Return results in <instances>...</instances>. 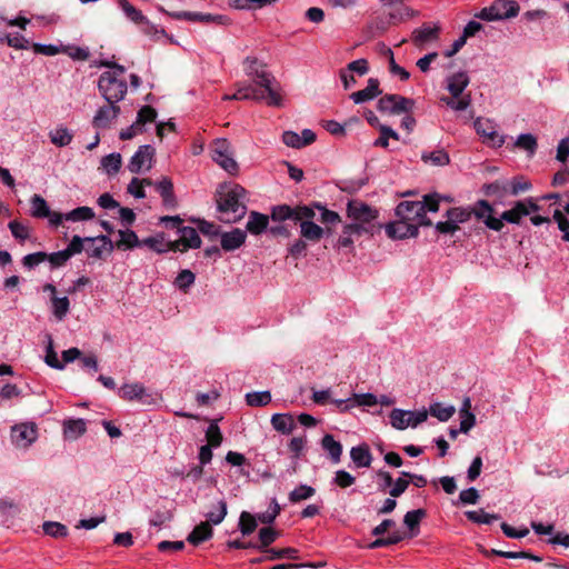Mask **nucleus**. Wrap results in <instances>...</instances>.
I'll list each match as a JSON object with an SVG mask.
<instances>
[{"mask_svg": "<svg viewBox=\"0 0 569 569\" xmlns=\"http://www.w3.org/2000/svg\"><path fill=\"white\" fill-rule=\"evenodd\" d=\"M246 194V189L238 183L219 186L216 192V201L220 221L234 223L244 217L247 212Z\"/></svg>", "mask_w": 569, "mask_h": 569, "instance_id": "nucleus-1", "label": "nucleus"}, {"mask_svg": "<svg viewBox=\"0 0 569 569\" xmlns=\"http://www.w3.org/2000/svg\"><path fill=\"white\" fill-rule=\"evenodd\" d=\"M102 67L111 70L104 71L99 76L98 90L108 103H119L122 101L128 91L127 81L122 78L126 68L111 61H102Z\"/></svg>", "mask_w": 569, "mask_h": 569, "instance_id": "nucleus-2", "label": "nucleus"}, {"mask_svg": "<svg viewBox=\"0 0 569 569\" xmlns=\"http://www.w3.org/2000/svg\"><path fill=\"white\" fill-rule=\"evenodd\" d=\"M495 209L487 200H478L472 207H452L449 208L445 214L446 218L459 226L470 220L475 216L481 220L485 226L493 231H501L503 224L500 219L493 216Z\"/></svg>", "mask_w": 569, "mask_h": 569, "instance_id": "nucleus-3", "label": "nucleus"}, {"mask_svg": "<svg viewBox=\"0 0 569 569\" xmlns=\"http://www.w3.org/2000/svg\"><path fill=\"white\" fill-rule=\"evenodd\" d=\"M246 72L252 78L254 84L261 87L268 93V106L279 107L281 106L282 98L278 90L272 86L274 78L267 70L266 64L260 62L257 58L247 57L244 60Z\"/></svg>", "mask_w": 569, "mask_h": 569, "instance_id": "nucleus-4", "label": "nucleus"}, {"mask_svg": "<svg viewBox=\"0 0 569 569\" xmlns=\"http://www.w3.org/2000/svg\"><path fill=\"white\" fill-rule=\"evenodd\" d=\"M469 84V77L466 72H457L448 78V86L447 89L451 94V98H442L441 100L451 109L457 111H463L466 110L471 100L470 97H462L459 100H455L459 98L463 90Z\"/></svg>", "mask_w": 569, "mask_h": 569, "instance_id": "nucleus-5", "label": "nucleus"}, {"mask_svg": "<svg viewBox=\"0 0 569 569\" xmlns=\"http://www.w3.org/2000/svg\"><path fill=\"white\" fill-rule=\"evenodd\" d=\"M520 7L515 0H495L490 7L481 9L476 16L486 21H497L518 16Z\"/></svg>", "mask_w": 569, "mask_h": 569, "instance_id": "nucleus-6", "label": "nucleus"}, {"mask_svg": "<svg viewBox=\"0 0 569 569\" xmlns=\"http://www.w3.org/2000/svg\"><path fill=\"white\" fill-rule=\"evenodd\" d=\"M395 213L397 218L415 223L418 229L420 226H432V221L427 217V214H423L420 201H401L396 207Z\"/></svg>", "mask_w": 569, "mask_h": 569, "instance_id": "nucleus-7", "label": "nucleus"}, {"mask_svg": "<svg viewBox=\"0 0 569 569\" xmlns=\"http://www.w3.org/2000/svg\"><path fill=\"white\" fill-rule=\"evenodd\" d=\"M378 210L359 200H351L347 204V216L353 220L352 223H363L365 226L372 227L373 233L382 227L379 224L376 228L372 223L378 218Z\"/></svg>", "mask_w": 569, "mask_h": 569, "instance_id": "nucleus-8", "label": "nucleus"}, {"mask_svg": "<svg viewBox=\"0 0 569 569\" xmlns=\"http://www.w3.org/2000/svg\"><path fill=\"white\" fill-rule=\"evenodd\" d=\"M539 210L540 207L538 206L537 200L532 197H529L515 202V204L509 210L502 212L499 219L502 224L503 221L513 224H520L523 217H527L533 212H538Z\"/></svg>", "mask_w": 569, "mask_h": 569, "instance_id": "nucleus-9", "label": "nucleus"}, {"mask_svg": "<svg viewBox=\"0 0 569 569\" xmlns=\"http://www.w3.org/2000/svg\"><path fill=\"white\" fill-rule=\"evenodd\" d=\"M415 107V100L395 93L382 96L377 103V109L382 113L400 114L410 112Z\"/></svg>", "mask_w": 569, "mask_h": 569, "instance_id": "nucleus-10", "label": "nucleus"}, {"mask_svg": "<svg viewBox=\"0 0 569 569\" xmlns=\"http://www.w3.org/2000/svg\"><path fill=\"white\" fill-rule=\"evenodd\" d=\"M390 423L398 430H405L408 427H417L428 418V411H405L402 409H392L389 415Z\"/></svg>", "mask_w": 569, "mask_h": 569, "instance_id": "nucleus-11", "label": "nucleus"}, {"mask_svg": "<svg viewBox=\"0 0 569 569\" xmlns=\"http://www.w3.org/2000/svg\"><path fill=\"white\" fill-rule=\"evenodd\" d=\"M473 126L485 144L500 148L506 142V136L498 133L496 124L491 120L478 118Z\"/></svg>", "mask_w": 569, "mask_h": 569, "instance_id": "nucleus-12", "label": "nucleus"}, {"mask_svg": "<svg viewBox=\"0 0 569 569\" xmlns=\"http://www.w3.org/2000/svg\"><path fill=\"white\" fill-rule=\"evenodd\" d=\"M154 152V148L150 144L140 146L128 163L129 171L132 173H139L143 170H150Z\"/></svg>", "mask_w": 569, "mask_h": 569, "instance_id": "nucleus-13", "label": "nucleus"}, {"mask_svg": "<svg viewBox=\"0 0 569 569\" xmlns=\"http://www.w3.org/2000/svg\"><path fill=\"white\" fill-rule=\"evenodd\" d=\"M38 428L34 422H22L11 428L12 442L20 448H27L37 440Z\"/></svg>", "mask_w": 569, "mask_h": 569, "instance_id": "nucleus-14", "label": "nucleus"}, {"mask_svg": "<svg viewBox=\"0 0 569 569\" xmlns=\"http://www.w3.org/2000/svg\"><path fill=\"white\" fill-rule=\"evenodd\" d=\"M387 236L391 239L415 238L419 234V229L412 222H407L400 218L388 222L385 226Z\"/></svg>", "mask_w": 569, "mask_h": 569, "instance_id": "nucleus-15", "label": "nucleus"}, {"mask_svg": "<svg viewBox=\"0 0 569 569\" xmlns=\"http://www.w3.org/2000/svg\"><path fill=\"white\" fill-rule=\"evenodd\" d=\"M441 28L438 24L423 23L420 28H417L411 33V42L417 48H423L429 42L437 41L440 36Z\"/></svg>", "mask_w": 569, "mask_h": 569, "instance_id": "nucleus-16", "label": "nucleus"}, {"mask_svg": "<svg viewBox=\"0 0 569 569\" xmlns=\"http://www.w3.org/2000/svg\"><path fill=\"white\" fill-rule=\"evenodd\" d=\"M86 240L88 244L86 250L91 258L101 259L104 251L111 253L114 249V243L108 236L86 237Z\"/></svg>", "mask_w": 569, "mask_h": 569, "instance_id": "nucleus-17", "label": "nucleus"}, {"mask_svg": "<svg viewBox=\"0 0 569 569\" xmlns=\"http://www.w3.org/2000/svg\"><path fill=\"white\" fill-rule=\"evenodd\" d=\"M121 109L120 106L117 103H108L102 107H100L93 119H92V126L97 129H107L110 127V123L112 120L117 119L120 114Z\"/></svg>", "mask_w": 569, "mask_h": 569, "instance_id": "nucleus-18", "label": "nucleus"}, {"mask_svg": "<svg viewBox=\"0 0 569 569\" xmlns=\"http://www.w3.org/2000/svg\"><path fill=\"white\" fill-rule=\"evenodd\" d=\"M365 233L372 236V227L365 226L363 223H347L342 228V233L339 237L337 244L340 248H349L353 243V236L360 237Z\"/></svg>", "mask_w": 569, "mask_h": 569, "instance_id": "nucleus-19", "label": "nucleus"}, {"mask_svg": "<svg viewBox=\"0 0 569 569\" xmlns=\"http://www.w3.org/2000/svg\"><path fill=\"white\" fill-rule=\"evenodd\" d=\"M223 99L268 101V93L263 88L257 84H243L239 86L232 96H224Z\"/></svg>", "mask_w": 569, "mask_h": 569, "instance_id": "nucleus-20", "label": "nucleus"}, {"mask_svg": "<svg viewBox=\"0 0 569 569\" xmlns=\"http://www.w3.org/2000/svg\"><path fill=\"white\" fill-rule=\"evenodd\" d=\"M316 133L310 129H303L301 136L295 131H284L282 133V142L291 148L301 149L316 141Z\"/></svg>", "mask_w": 569, "mask_h": 569, "instance_id": "nucleus-21", "label": "nucleus"}, {"mask_svg": "<svg viewBox=\"0 0 569 569\" xmlns=\"http://www.w3.org/2000/svg\"><path fill=\"white\" fill-rule=\"evenodd\" d=\"M382 93L380 89V82L377 78H370L367 87L362 90L356 91L350 94V99L356 103H363L370 101Z\"/></svg>", "mask_w": 569, "mask_h": 569, "instance_id": "nucleus-22", "label": "nucleus"}, {"mask_svg": "<svg viewBox=\"0 0 569 569\" xmlns=\"http://www.w3.org/2000/svg\"><path fill=\"white\" fill-rule=\"evenodd\" d=\"M119 396L127 401L139 400L143 403H149L147 398L150 397V395L147 393L144 386L140 382L124 383L119 389Z\"/></svg>", "mask_w": 569, "mask_h": 569, "instance_id": "nucleus-23", "label": "nucleus"}, {"mask_svg": "<svg viewBox=\"0 0 569 569\" xmlns=\"http://www.w3.org/2000/svg\"><path fill=\"white\" fill-rule=\"evenodd\" d=\"M220 243L222 250L229 252L240 248L246 242V231L241 229H233L229 232H223L220 236Z\"/></svg>", "mask_w": 569, "mask_h": 569, "instance_id": "nucleus-24", "label": "nucleus"}, {"mask_svg": "<svg viewBox=\"0 0 569 569\" xmlns=\"http://www.w3.org/2000/svg\"><path fill=\"white\" fill-rule=\"evenodd\" d=\"M300 233L302 238L312 242H318L325 234L330 236L332 230L330 227L322 228L313 221H301Z\"/></svg>", "mask_w": 569, "mask_h": 569, "instance_id": "nucleus-25", "label": "nucleus"}, {"mask_svg": "<svg viewBox=\"0 0 569 569\" xmlns=\"http://www.w3.org/2000/svg\"><path fill=\"white\" fill-rule=\"evenodd\" d=\"M156 190L162 198L166 208H176L177 199L173 192V183L170 178L163 177L159 182L154 183Z\"/></svg>", "mask_w": 569, "mask_h": 569, "instance_id": "nucleus-26", "label": "nucleus"}, {"mask_svg": "<svg viewBox=\"0 0 569 569\" xmlns=\"http://www.w3.org/2000/svg\"><path fill=\"white\" fill-rule=\"evenodd\" d=\"M212 536V526L207 521H202L188 535L187 541L193 546H199L200 543L209 540Z\"/></svg>", "mask_w": 569, "mask_h": 569, "instance_id": "nucleus-27", "label": "nucleus"}, {"mask_svg": "<svg viewBox=\"0 0 569 569\" xmlns=\"http://www.w3.org/2000/svg\"><path fill=\"white\" fill-rule=\"evenodd\" d=\"M350 458L357 468H368L372 461V455L367 443L352 447Z\"/></svg>", "mask_w": 569, "mask_h": 569, "instance_id": "nucleus-28", "label": "nucleus"}, {"mask_svg": "<svg viewBox=\"0 0 569 569\" xmlns=\"http://www.w3.org/2000/svg\"><path fill=\"white\" fill-rule=\"evenodd\" d=\"M180 242H182V251H187L189 249H198L201 247V238L197 229L193 227L183 226L179 228Z\"/></svg>", "mask_w": 569, "mask_h": 569, "instance_id": "nucleus-29", "label": "nucleus"}, {"mask_svg": "<svg viewBox=\"0 0 569 569\" xmlns=\"http://www.w3.org/2000/svg\"><path fill=\"white\" fill-rule=\"evenodd\" d=\"M269 224V217L258 211H251L247 221V230L251 234H260L267 230Z\"/></svg>", "mask_w": 569, "mask_h": 569, "instance_id": "nucleus-30", "label": "nucleus"}, {"mask_svg": "<svg viewBox=\"0 0 569 569\" xmlns=\"http://www.w3.org/2000/svg\"><path fill=\"white\" fill-rule=\"evenodd\" d=\"M271 425L274 430L283 435H289L295 429L293 418L288 413H274L271 417Z\"/></svg>", "mask_w": 569, "mask_h": 569, "instance_id": "nucleus-31", "label": "nucleus"}, {"mask_svg": "<svg viewBox=\"0 0 569 569\" xmlns=\"http://www.w3.org/2000/svg\"><path fill=\"white\" fill-rule=\"evenodd\" d=\"M120 240H118L114 247L119 250H128L133 249L136 247H141V240H139L137 233L131 230H119Z\"/></svg>", "mask_w": 569, "mask_h": 569, "instance_id": "nucleus-32", "label": "nucleus"}, {"mask_svg": "<svg viewBox=\"0 0 569 569\" xmlns=\"http://www.w3.org/2000/svg\"><path fill=\"white\" fill-rule=\"evenodd\" d=\"M87 431L86 421L79 419H68L63 422V433L67 438L77 439Z\"/></svg>", "mask_w": 569, "mask_h": 569, "instance_id": "nucleus-33", "label": "nucleus"}, {"mask_svg": "<svg viewBox=\"0 0 569 569\" xmlns=\"http://www.w3.org/2000/svg\"><path fill=\"white\" fill-rule=\"evenodd\" d=\"M321 446L323 450L328 452L335 463L340 461L342 455V446L339 441L335 440L332 435H325L321 440Z\"/></svg>", "mask_w": 569, "mask_h": 569, "instance_id": "nucleus-34", "label": "nucleus"}, {"mask_svg": "<svg viewBox=\"0 0 569 569\" xmlns=\"http://www.w3.org/2000/svg\"><path fill=\"white\" fill-rule=\"evenodd\" d=\"M49 138L51 143L61 148L71 143L73 134L67 127L59 126L49 132Z\"/></svg>", "mask_w": 569, "mask_h": 569, "instance_id": "nucleus-35", "label": "nucleus"}, {"mask_svg": "<svg viewBox=\"0 0 569 569\" xmlns=\"http://www.w3.org/2000/svg\"><path fill=\"white\" fill-rule=\"evenodd\" d=\"M280 536V532L271 527H262L259 530V542L257 543V549L266 552L267 549H270L269 546L272 545Z\"/></svg>", "mask_w": 569, "mask_h": 569, "instance_id": "nucleus-36", "label": "nucleus"}, {"mask_svg": "<svg viewBox=\"0 0 569 569\" xmlns=\"http://www.w3.org/2000/svg\"><path fill=\"white\" fill-rule=\"evenodd\" d=\"M70 310V300L68 297H51V311L57 320L61 321L66 318Z\"/></svg>", "mask_w": 569, "mask_h": 569, "instance_id": "nucleus-37", "label": "nucleus"}, {"mask_svg": "<svg viewBox=\"0 0 569 569\" xmlns=\"http://www.w3.org/2000/svg\"><path fill=\"white\" fill-rule=\"evenodd\" d=\"M421 160L426 163H431L433 166H439V167H443V166H447L450 163V157H449V153L443 150V149H439V150H435V151H430V152H422L421 154Z\"/></svg>", "mask_w": 569, "mask_h": 569, "instance_id": "nucleus-38", "label": "nucleus"}, {"mask_svg": "<svg viewBox=\"0 0 569 569\" xmlns=\"http://www.w3.org/2000/svg\"><path fill=\"white\" fill-rule=\"evenodd\" d=\"M227 513V502L223 499H221L218 501L216 506L212 507V509L209 512L204 515V517L207 518V522H209L211 526H217L223 521Z\"/></svg>", "mask_w": 569, "mask_h": 569, "instance_id": "nucleus-39", "label": "nucleus"}, {"mask_svg": "<svg viewBox=\"0 0 569 569\" xmlns=\"http://www.w3.org/2000/svg\"><path fill=\"white\" fill-rule=\"evenodd\" d=\"M0 43H6L11 48L22 50L28 49L29 41L20 33H4L0 30Z\"/></svg>", "mask_w": 569, "mask_h": 569, "instance_id": "nucleus-40", "label": "nucleus"}, {"mask_svg": "<svg viewBox=\"0 0 569 569\" xmlns=\"http://www.w3.org/2000/svg\"><path fill=\"white\" fill-rule=\"evenodd\" d=\"M465 515L469 521L478 525H490L500 518L499 515L488 513L483 509L466 511Z\"/></svg>", "mask_w": 569, "mask_h": 569, "instance_id": "nucleus-41", "label": "nucleus"}, {"mask_svg": "<svg viewBox=\"0 0 569 569\" xmlns=\"http://www.w3.org/2000/svg\"><path fill=\"white\" fill-rule=\"evenodd\" d=\"M30 202V213L33 218L43 219L50 214V208L47 201L40 194H33Z\"/></svg>", "mask_w": 569, "mask_h": 569, "instance_id": "nucleus-42", "label": "nucleus"}, {"mask_svg": "<svg viewBox=\"0 0 569 569\" xmlns=\"http://www.w3.org/2000/svg\"><path fill=\"white\" fill-rule=\"evenodd\" d=\"M513 147L527 151L529 156H533L538 148V143L533 134L521 133L516 139Z\"/></svg>", "mask_w": 569, "mask_h": 569, "instance_id": "nucleus-43", "label": "nucleus"}, {"mask_svg": "<svg viewBox=\"0 0 569 569\" xmlns=\"http://www.w3.org/2000/svg\"><path fill=\"white\" fill-rule=\"evenodd\" d=\"M267 558L270 560H278V559H291L297 560L299 559V551L296 548L287 547V548H270L267 549L266 552Z\"/></svg>", "mask_w": 569, "mask_h": 569, "instance_id": "nucleus-44", "label": "nucleus"}, {"mask_svg": "<svg viewBox=\"0 0 569 569\" xmlns=\"http://www.w3.org/2000/svg\"><path fill=\"white\" fill-rule=\"evenodd\" d=\"M296 213V207H291L289 204H279L274 206L271 209V219L273 221L282 222L284 220H293L295 221V214Z\"/></svg>", "mask_w": 569, "mask_h": 569, "instance_id": "nucleus-45", "label": "nucleus"}, {"mask_svg": "<svg viewBox=\"0 0 569 569\" xmlns=\"http://www.w3.org/2000/svg\"><path fill=\"white\" fill-rule=\"evenodd\" d=\"M316 493V489L308 485H299L292 491L289 492V501L291 503H298L302 500L311 498Z\"/></svg>", "mask_w": 569, "mask_h": 569, "instance_id": "nucleus-46", "label": "nucleus"}, {"mask_svg": "<svg viewBox=\"0 0 569 569\" xmlns=\"http://www.w3.org/2000/svg\"><path fill=\"white\" fill-rule=\"evenodd\" d=\"M281 508L276 498H272L267 511L260 512L256 516L257 520L263 525H271L280 515Z\"/></svg>", "mask_w": 569, "mask_h": 569, "instance_id": "nucleus-47", "label": "nucleus"}, {"mask_svg": "<svg viewBox=\"0 0 569 569\" xmlns=\"http://www.w3.org/2000/svg\"><path fill=\"white\" fill-rule=\"evenodd\" d=\"M258 526V520L248 511H242L239 518V530L243 536L251 535Z\"/></svg>", "mask_w": 569, "mask_h": 569, "instance_id": "nucleus-48", "label": "nucleus"}, {"mask_svg": "<svg viewBox=\"0 0 569 569\" xmlns=\"http://www.w3.org/2000/svg\"><path fill=\"white\" fill-rule=\"evenodd\" d=\"M94 218L92 208L83 206L78 207L64 214V219L69 221H87Z\"/></svg>", "mask_w": 569, "mask_h": 569, "instance_id": "nucleus-49", "label": "nucleus"}, {"mask_svg": "<svg viewBox=\"0 0 569 569\" xmlns=\"http://www.w3.org/2000/svg\"><path fill=\"white\" fill-rule=\"evenodd\" d=\"M455 411L453 406L443 407L440 402H435L429 407L430 415L436 417L439 421H448L453 416Z\"/></svg>", "mask_w": 569, "mask_h": 569, "instance_id": "nucleus-50", "label": "nucleus"}, {"mask_svg": "<svg viewBox=\"0 0 569 569\" xmlns=\"http://www.w3.org/2000/svg\"><path fill=\"white\" fill-rule=\"evenodd\" d=\"M141 31L151 38L153 41H159L161 38H168L172 40L171 37L168 36L164 29H159L157 26L151 23L148 18H146L144 22L140 24Z\"/></svg>", "mask_w": 569, "mask_h": 569, "instance_id": "nucleus-51", "label": "nucleus"}, {"mask_svg": "<svg viewBox=\"0 0 569 569\" xmlns=\"http://www.w3.org/2000/svg\"><path fill=\"white\" fill-rule=\"evenodd\" d=\"M194 280H196V274L191 270L183 269L178 273V276L174 280V286L179 290L187 293L188 290L190 289V287L194 283Z\"/></svg>", "mask_w": 569, "mask_h": 569, "instance_id": "nucleus-52", "label": "nucleus"}, {"mask_svg": "<svg viewBox=\"0 0 569 569\" xmlns=\"http://www.w3.org/2000/svg\"><path fill=\"white\" fill-rule=\"evenodd\" d=\"M101 166L104 171L109 174H116L121 168V156L120 153H110L101 159Z\"/></svg>", "mask_w": 569, "mask_h": 569, "instance_id": "nucleus-53", "label": "nucleus"}, {"mask_svg": "<svg viewBox=\"0 0 569 569\" xmlns=\"http://www.w3.org/2000/svg\"><path fill=\"white\" fill-rule=\"evenodd\" d=\"M122 3L120 8L122 9L126 17L132 21L133 23L140 26L146 20V16L137 9L133 4H131L128 0H121Z\"/></svg>", "mask_w": 569, "mask_h": 569, "instance_id": "nucleus-54", "label": "nucleus"}, {"mask_svg": "<svg viewBox=\"0 0 569 569\" xmlns=\"http://www.w3.org/2000/svg\"><path fill=\"white\" fill-rule=\"evenodd\" d=\"M247 405L250 407H264L271 401L269 391H254L246 395Z\"/></svg>", "mask_w": 569, "mask_h": 569, "instance_id": "nucleus-55", "label": "nucleus"}, {"mask_svg": "<svg viewBox=\"0 0 569 569\" xmlns=\"http://www.w3.org/2000/svg\"><path fill=\"white\" fill-rule=\"evenodd\" d=\"M190 221L197 223L199 231L203 236L216 238L220 234V227L214 224L213 222H209L200 218H191Z\"/></svg>", "mask_w": 569, "mask_h": 569, "instance_id": "nucleus-56", "label": "nucleus"}, {"mask_svg": "<svg viewBox=\"0 0 569 569\" xmlns=\"http://www.w3.org/2000/svg\"><path fill=\"white\" fill-rule=\"evenodd\" d=\"M206 439L208 441L207 445L213 448H218L222 443L223 436L216 420L210 422L206 431Z\"/></svg>", "mask_w": 569, "mask_h": 569, "instance_id": "nucleus-57", "label": "nucleus"}, {"mask_svg": "<svg viewBox=\"0 0 569 569\" xmlns=\"http://www.w3.org/2000/svg\"><path fill=\"white\" fill-rule=\"evenodd\" d=\"M213 161H216L222 169L232 176H237L239 172V166L232 158L231 151L223 153L221 157H213Z\"/></svg>", "mask_w": 569, "mask_h": 569, "instance_id": "nucleus-58", "label": "nucleus"}, {"mask_svg": "<svg viewBox=\"0 0 569 569\" xmlns=\"http://www.w3.org/2000/svg\"><path fill=\"white\" fill-rule=\"evenodd\" d=\"M402 540H403V535L399 531H395L386 538H377L376 540L370 542L368 547L370 549H379V548L397 545Z\"/></svg>", "mask_w": 569, "mask_h": 569, "instance_id": "nucleus-59", "label": "nucleus"}, {"mask_svg": "<svg viewBox=\"0 0 569 569\" xmlns=\"http://www.w3.org/2000/svg\"><path fill=\"white\" fill-rule=\"evenodd\" d=\"M427 516V511L422 508L408 511L403 517V523L410 529H418L420 521Z\"/></svg>", "mask_w": 569, "mask_h": 569, "instance_id": "nucleus-60", "label": "nucleus"}, {"mask_svg": "<svg viewBox=\"0 0 569 569\" xmlns=\"http://www.w3.org/2000/svg\"><path fill=\"white\" fill-rule=\"evenodd\" d=\"M61 51L76 61H86L90 57V52L87 48L78 46H62Z\"/></svg>", "mask_w": 569, "mask_h": 569, "instance_id": "nucleus-61", "label": "nucleus"}, {"mask_svg": "<svg viewBox=\"0 0 569 569\" xmlns=\"http://www.w3.org/2000/svg\"><path fill=\"white\" fill-rule=\"evenodd\" d=\"M164 233H158L153 237H148L141 240V247L146 246L157 253H164Z\"/></svg>", "mask_w": 569, "mask_h": 569, "instance_id": "nucleus-62", "label": "nucleus"}, {"mask_svg": "<svg viewBox=\"0 0 569 569\" xmlns=\"http://www.w3.org/2000/svg\"><path fill=\"white\" fill-rule=\"evenodd\" d=\"M315 207L321 211L320 221L327 227L335 226L341 221L340 216L332 210L327 209L322 204L316 202Z\"/></svg>", "mask_w": 569, "mask_h": 569, "instance_id": "nucleus-63", "label": "nucleus"}, {"mask_svg": "<svg viewBox=\"0 0 569 569\" xmlns=\"http://www.w3.org/2000/svg\"><path fill=\"white\" fill-rule=\"evenodd\" d=\"M42 528L46 535L53 538H62L68 535V528L60 522L46 521Z\"/></svg>", "mask_w": 569, "mask_h": 569, "instance_id": "nucleus-64", "label": "nucleus"}]
</instances>
